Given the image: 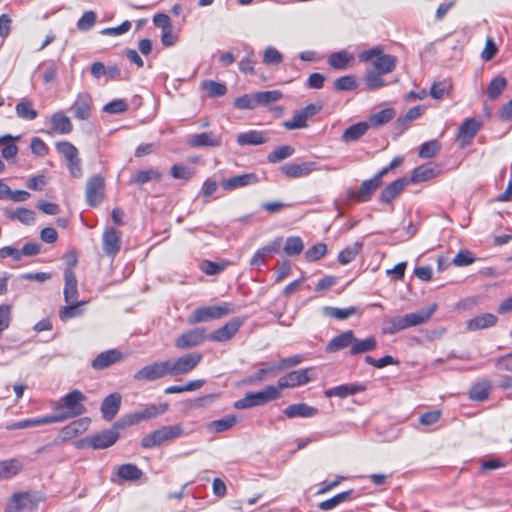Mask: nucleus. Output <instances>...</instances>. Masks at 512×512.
I'll return each instance as SVG.
<instances>
[{
	"instance_id": "f257e3e1",
	"label": "nucleus",
	"mask_w": 512,
	"mask_h": 512,
	"mask_svg": "<svg viewBox=\"0 0 512 512\" xmlns=\"http://www.w3.org/2000/svg\"><path fill=\"white\" fill-rule=\"evenodd\" d=\"M86 399V396L80 390L75 389L54 402L52 406L54 413L50 415L52 422L60 423L84 414L86 412L84 406Z\"/></svg>"
},
{
	"instance_id": "f03ea898",
	"label": "nucleus",
	"mask_w": 512,
	"mask_h": 512,
	"mask_svg": "<svg viewBox=\"0 0 512 512\" xmlns=\"http://www.w3.org/2000/svg\"><path fill=\"white\" fill-rule=\"evenodd\" d=\"M238 311L234 304L223 302L219 305L203 306L195 309L188 317L190 325L223 318Z\"/></svg>"
},
{
	"instance_id": "7ed1b4c3",
	"label": "nucleus",
	"mask_w": 512,
	"mask_h": 512,
	"mask_svg": "<svg viewBox=\"0 0 512 512\" xmlns=\"http://www.w3.org/2000/svg\"><path fill=\"white\" fill-rule=\"evenodd\" d=\"M168 410V404L162 403L159 405L151 404L146 406L140 411L133 412L122 416L115 422V428H126L128 426L139 424L142 421L156 418Z\"/></svg>"
},
{
	"instance_id": "20e7f679",
	"label": "nucleus",
	"mask_w": 512,
	"mask_h": 512,
	"mask_svg": "<svg viewBox=\"0 0 512 512\" xmlns=\"http://www.w3.org/2000/svg\"><path fill=\"white\" fill-rule=\"evenodd\" d=\"M279 397V388L270 385L261 391L247 393L243 398L234 403V407L237 409H247L266 404L278 399Z\"/></svg>"
},
{
	"instance_id": "39448f33",
	"label": "nucleus",
	"mask_w": 512,
	"mask_h": 512,
	"mask_svg": "<svg viewBox=\"0 0 512 512\" xmlns=\"http://www.w3.org/2000/svg\"><path fill=\"white\" fill-rule=\"evenodd\" d=\"M115 424L111 429L101 431L100 433L91 435L76 443L78 448L91 447L93 449H106L112 446L119 438L118 430Z\"/></svg>"
},
{
	"instance_id": "423d86ee",
	"label": "nucleus",
	"mask_w": 512,
	"mask_h": 512,
	"mask_svg": "<svg viewBox=\"0 0 512 512\" xmlns=\"http://www.w3.org/2000/svg\"><path fill=\"white\" fill-rule=\"evenodd\" d=\"M202 360V355L199 352H192L185 354L176 359H169L168 369L170 376L184 375L192 371Z\"/></svg>"
},
{
	"instance_id": "0eeeda50",
	"label": "nucleus",
	"mask_w": 512,
	"mask_h": 512,
	"mask_svg": "<svg viewBox=\"0 0 512 512\" xmlns=\"http://www.w3.org/2000/svg\"><path fill=\"white\" fill-rule=\"evenodd\" d=\"M314 378L315 374L312 368L292 371L279 379L276 388H279V392L281 393L283 389L305 385Z\"/></svg>"
},
{
	"instance_id": "6e6552de",
	"label": "nucleus",
	"mask_w": 512,
	"mask_h": 512,
	"mask_svg": "<svg viewBox=\"0 0 512 512\" xmlns=\"http://www.w3.org/2000/svg\"><path fill=\"white\" fill-rule=\"evenodd\" d=\"M105 181L100 175H93L86 183V201L91 207L97 206L104 197Z\"/></svg>"
},
{
	"instance_id": "1a4fd4ad",
	"label": "nucleus",
	"mask_w": 512,
	"mask_h": 512,
	"mask_svg": "<svg viewBox=\"0 0 512 512\" xmlns=\"http://www.w3.org/2000/svg\"><path fill=\"white\" fill-rule=\"evenodd\" d=\"M166 375H169L167 360L144 366L134 374V379L136 381H154Z\"/></svg>"
},
{
	"instance_id": "9d476101",
	"label": "nucleus",
	"mask_w": 512,
	"mask_h": 512,
	"mask_svg": "<svg viewBox=\"0 0 512 512\" xmlns=\"http://www.w3.org/2000/svg\"><path fill=\"white\" fill-rule=\"evenodd\" d=\"M381 183L382 179L376 174L373 178L363 181L358 191L349 190L347 195L349 198L355 199L359 203L367 202L380 187Z\"/></svg>"
},
{
	"instance_id": "9b49d317",
	"label": "nucleus",
	"mask_w": 512,
	"mask_h": 512,
	"mask_svg": "<svg viewBox=\"0 0 512 512\" xmlns=\"http://www.w3.org/2000/svg\"><path fill=\"white\" fill-rule=\"evenodd\" d=\"M122 234L113 227H107L102 235V248L106 256L114 258L121 249Z\"/></svg>"
},
{
	"instance_id": "f8f14e48",
	"label": "nucleus",
	"mask_w": 512,
	"mask_h": 512,
	"mask_svg": "<svg viewBox=\"0 0 512 512\" xmlns=\"http://www.w3.org/2000/svg\"><path fill=\"white\" fill-rule=\"evenodd\" d=\"M282 241V237H276L274 240L258 249L253 255L250 261V265L255 268H260L262 265H264L268 259L279 253Z\"/></svg>"
},
{
	"instance_id": "ddd939ff",
	"label": "nucleus",
	"mask_w": 512,
	"mask_h": 512,
	"mask_svg": "<svg viewBox=\"0 0 512 512\" xmlns=\"http://www.w3.org/2000/svg\"><path fill=\"white\" fill-rule=\"evenodd\" d=\"M206 338L205 328L197 327L181 334L175 340V346L178 349L186 350L201 345Z\"/></svg>"
},
{
	"instance_id": "4468645a",
	"label": "nucleus",
	"mask_w": 512,
	"mask_h": 512,
	"mask_svg": "<svg viewBox=\"0 0 512 512\" xmlns=\"http://www.w3.org/2000/svg\"><path fill=\"white\" fill-rule=\"evenodd\" d=\"M319 110V106L309 104L306 107L296 111L290 120H287L283 123V126L288 130L304 128L307 126L308 119L317 114Z\"/></svg>"
},
{
	"instance_id": "2eb2a0df",
	"label": "nucleus",
	"mask_w": 512,
	"mask_h": 512,
	"mask_svg": "<svg viewBox=\"0 0 512 512\" xmlns=\"http://www.w3.org/2000/svg\"><path fill=\"white\" fill-rule=\"evenodd\" d=\"M245 318L235 317L209 335V339L224 342L231 339L243 325Z\"/></svg>"
},
{
	"instance_id": "dca6fc26",
	"label": "nucleus",
	"mask_w": 512,
	"mask_h": 512,
	"mask_svg": "<svg viewBox=\"0 0 512 512\" xmlns=\"http://www.w3.org/2000/svg\"><path fill=\"white\" fill-rule=\"evenodd\" d=\"M316 162H303L300 164L286 163L281 167L282 173L288 178H301L309 175L310 173L320 170Z\"/></svg>"
},
{
	"instance_id": "f3484780",
	"label": "nucleus",
	"mask_w": 512,
	"mask_h": 512,
	"mask_svg": "<svg viewBox=\"0 0 512 512\" xmlns=\"http://www.w3.org/2000/svg\"><path fill=\"white\" fill-rule=\"evenodd\" d=\"M33 495L28 492L14 493L6 504V512H21L25 509L34 508Z\"/></svg>"
},
{
	"instance_id": "a211bd4d",
	"label": "nucleus",
	"mask_w": 512,
	"mask_h": 512,
	"mask_svg": "<svg viewBox=\"0 0 512 512\" xmlns=\"http://www.w3.org/2000/svg\"><path fill=\"white\" fill-rule=\"evenodd\" d=\"M92 97L89 93H79L71 106L74 116L79 120H87L91 116Z\"/></svg>"
},
{
	"instance_id": "6ab92c4d",
	"label": "nucleus",
	"mask_w": 512,
	"mask_h": 512,
	"mask_svg": "<svg viewBox=\"0 0 512 512\" xmlns=\"http://www.w3.org/2000/svg\"><path fill=\"white\" fill-rule=\"evenodd\" d=\"M187 144L194 148L219 147L221 145V137L213 132H203L191 135L187 139Z\"/></svg>"
},
{
	"instance_id": "aec40b11",
	"label": "nucleus",
	"mask_w": 512,
	"mask_h": 512,
	"mask_svg": "<svg viewBox=\"0 0 512 512\" xmlns=\"http://www.w3.org/2000/svg\"><path fill=\"white\" fill-rule=\"evenodd\" d=\"M258 181V176L255 173H246L224 179L221 182V186L224 190L232 191L238 188L256 184Z\"/></svg>"
},
{
	"instance_id": "412c9836",
	"label": "nucleus",
	"mask_w": 512,
	"mask_h": 512,
	"mask_svg": "<svg viewBox=\"0 0 512 512\" xmlns=\"http://www.w3.org/2000/svg\"><path fill=\"white\" fill-rule=\"evenodd\" d=\"M408 183L409 180L404 177L391 182L381 191L379 201L387 204L392 202L405 189Z\"/></svg>"
},
{
	"instance_id": "4be33fe9",
	"label": "nucleus",
	"mask_w": 512,
	"mask_h": 512,
	"mask_svg": "<svg viewBox=\"0 0 512 512\" xmlns=\"http://www.w3.org/2000/svg\"><path fill=\"white\" fill-rule=\"evenodd\" d=\"M89 425L90 419L87 417L74 420L61 429L60 437L63 441H68L77 435L84 433L88 429Z\"/></svg>"
},
{
	"instance_id": "5701e85b",
	"label": "nucleus",
	"mask_w": 512,
	"mask_h": 512,
	"mask_svg": "<svg viewBox=\"0 0 512 512\" xmlns=\"http://www.w3.org/2000/svg\"><path fill=\"white\" fill-rule=\"evenodd\" d=\"M123 359L122 353L117 349L101 352L93 361L92 367L96 370H103Z\"/></svg>"
},
{
	"instance_id": "b1692460",
	"label": "nucleus",
	"mask_w": 512,
	"mask_h": 512,
	"mask_svg": "<svg viewBox=\"0 0 512 512\" xmlns=\"http://www.w3.org/2000/svg\"><path fill=\"white\" fill-rule=\"evenodd\" d=\"M354 332L352 330H346L341 334L333 337L326 346L328 353H334L347 347H352L354 342Z\"/></svg>"
},
{
	"instance_id": "393cba45",
	"label": "nucleus",
	"mask_w": 512,
	"mask_h": 512,
	"mask_svg": "<svg viewBox=\"0 0 512 512\" xmlns=\"http://www.w3.org/2000/svg\"><path fill=\"white\" fill-rule=\"evenodd\" d=\"M121 405V395L112 393L104 398L101 405V413L105 420H112L118 413Z\"/></svg>"
},
{
	"instance_id": "a878e982",
	"label": "nucleus",
	"mask_w": 512,
	"mask_h": 512,
	"mask_svg": "<svg viewBox=\"0 0 512 512\" xmlns=\"http://www.w3.org/2000/svg\"><path fill=\"white\" fill-rule=\"evenodd\" d=\"M64 299L67 303L77 302L78 299V288L77 278L73 270L65 269L64 271Z\"/></svg>"
},
{
	"instance_id": "bb28decb",
	"label": "nucleus",
	"mask_w": 512,
	"mask_h": 512,
	"mask_svg": "<svg viewBox=\"0 0 512 512\" xmlns=\"http://www.w3.org/2000/svg\"><path fill=\"white\" fill-rule=\"evenodd\" d=\"M497 321L498 318L496 315L492 313H484L481 315H476L475 317L469 319L466 322V328L469 331L486 329L495 326Z\"/></svg>"
},
{
	"instance_id": "cd10ccee",
	"label": "nucleus",
	"mask_w": 512,
	"mask_h": 512,
	"mask_svg": "<svg viewBox=\"0 0 512 512\" xmlns=\"http://www.w3.org/2000/svg\"><path fill=\"white\" fill-rule=\"evenodd\" d=\"M284 414L288 418L303 417L310 418L318 414V409L306 403H296L287 406L284 409Z\"/></svg>"
},
{
	"instance_id": "c85d7f7f",
	"label": "nucleus",
	"mask_w": 512,
	"mask_h": 512,
	"mask_svg": "<svg viewBox=\"0 0 512 512\" xmlns=\"http://www.w3.org/2000/svg\"><path fill=\"white\" fill-rule=\"evenodd\" d=\"M50 123L52 130L60 135L69 134L73 130V124L71 120L61 111L52 114Z\"/></svg>"
},
{
	"instance_id": "c756f323",
	"label": "nucleus",
	"mask_w": 512,
	"mask_h": 512,
	"mask_svg": "<svg viewBox=\"0 0 512 512\" xmlns=\"http://www.w3.org/2000/svg\"><path fill=\"white\" fill-rule=\"evenodd\" d=\"M354 56L345 51L334 52L328 57V64L336 70H345L354 64Z\"/></svg>"
},
{
	"instance_id": "7c9ffc66",
	"label": "nucleus",
	"mask_w": 512,
	"mask_h": 512,
	"mask_svg": "<svg viewBox=\"0 0 512 512\" xmlns=\"http://www.w3.org/2000/svg\"><path fill=\"white\" fill-rule=\"evenodd\" d=\"M22 469V462L16 458L0 461V481L16 476Z\"/></svg>"
},
{
	"instance_id": "2f4dec72",
	"label": "nucleus",
	"mask_w": 512,
	"mask_h": 512,
	"mask_svg": "<svg viewBox=\"0 0 512 512\" xmlns=\"http://www.w3.org/2000/svg\"><path fill=\"white\" fill-rule=\"evenodd\" d=\"M436 308L437 305L432 304L427 309H422L420 311L404 315L407 328L425 323L427 320L430 319L432 314L435 312Z\"/></svg>"
},
{
	"instance_id": "473e14b6",
	"label": "nucleus",
	"mask_w": 512,
	"mask_h": 512,
	"mask_svg": "<svg viewBox=\"0 0 512 512\" xmlns=\"http://www.w3.org/2000/svg\"><path fill=\"white\" fill-rule=\"evenodd\" d=\"M368 129L369 124L367 122H358L353 124L344 130L341 140L344 143L357 141L367 132Z\"/></svg>"
},
{
	"instance_id": "72a5a7b5",
	"label": "nucleus",
	"mask_w": 512,
	"mask_h": 512,
	"mask_svg": "<svg viewBox=\"0 0 512 512\" xmlns=\"http://www.w3.org/2000/svg\"><path fill=\"white\" fill-rule=\"evenodd\" d=\"M377 347V340L374 336H369L365 339H357L354 336V342L352 347L350 348L349 353L351 355H358L362 353H367L375 350Z\"/></svg>"
},
{
	"instance_id": "f704fd0d",
	"label": "nucleus",
	"mask_w": 512,
	"mask_h": 512,
	"mask_svg": "<svg viewBox=\"0 0 512 512\" xmlns=\"http://www.w3.org/2000/svg\"><path fill=\"white\" fill-rule=\"evenodd\" d=\"M372 64L379 74H388L395 69L397 58L389 54H383L376 58Z\"/></svg>"
},
{
	"instance_id": "c9c22d12",
	"label": "nucleus",
	"mask_w": 512,
	"mask_h": 512,
	"mask_svg": "<svg viewBox=\"0 0 512 512\" xmlns=\"http://www.w3.org/2000/svg\"><path fill=\"white\" fill-rule=\"evenodd\" d=\"M436 176V168L428 163L415 168L410 177L412 183H420L430 180Z\"/></svg>"
},
{
	"instance_id": "e433bc0d",
	"label": "nucleus",
	"mask_w": 512,
	"mask_h": 512,
	"mask_svg": "<svg viewBox=\"0 0 512 512\" xmlns=\"http://www.w3.org/2000/svg\"><path fill=\"white\" fill-rule=\"evenodd\" d=\"M5 215L10 219L18 220L25 225H32L35 222V212L24 207L17 208L16 210H7Z\"/></svg>"
},
{
	"instance_id": "4c0bfd02",
	"label": "nucleus",
	"mask_w": 512,
	"mask_h": 512,
	"mask_svg": "<svg viewBox=\"0 0 512 512\" xmlns=\"http://www.w3.org/2000/svg\"><path fill=\"white\" fill-rule=\"evenodd\" d=\"M161 177H162L161 172L156 169L150 168V169H146V170H140L131 176V178L129 180V184L142 185L151 180L160 181Z\"/></svg>"
},
{
	"instance_id": "58836bf2",
	"label": "nucleus",
	"mask_w": 512,
	"mask_h": 512,
	"mask_svg": "<svg viewBox=\"0 0 512 512\" xmlns=\"http://www.w3.org/2000/svg\"><path fill=\"white\" fill-rule=\"evenodd\" d=\"M358 313V308L351 306L347 308H338L325 306L323 308V314L327 317L335 318L337 320H345Z\"/></svg>"
},
{
	"instance_id": "ea45409f",
	"label": "nucleus",
	"mask_w": 512,
	"mask_h": 512,
	"mask_svg": "<svg viewBox=\"0 0 512 512\" xmlns=\"http://www.w3.org/2000/svg\"><path fill=\"white\" fill-rule=\"evenodd\" d=\"M237 423L234 415H228L219 420L211 421L207 424V430L212 433H220L231 429Z\"/></svg>"
},
{
	"instance_id": "a19ab883",
	"label": "nucleus",
	"mask_w": 512,
	"mask_h": 512,
	"mask_svg": "<svg viewBox=\"0 0 512 512\" xmlns=\"http://www.w3.org/2000/svg\"><path fill=\"white\" fill-rule=\"evenodd\" d=\"M265 135L260 131H248L241 133L237 136V142L239 145H261L266 142Z\"/></svg>"
},
{
	"instance_id": "79ce46f5",
	"label": "nucleus",
	"mask_w": 512,
	"mask_h": 512,
	"mask_svg": "<svg viewBox=\"0 0 512 512\" xmlns=\"http://www.w3.org/2000/svg\"><path fill=\"white\" fill-rule=\"evenodd\" d=\"M394 116V109L386 108L370 115L367 123L369 124V127H379L391 121Z\"/></svg>"
},
{
	"instance_id": "37998d69",
	"label": "nucleus",
	"mask_w": 512,
	"mask_h": 512,
	"mask_svg": "<svg viewBox=\"0 0 512 512\" xmlns=\"http://www.w3.org/2000/svg\"><path fill=\"white\" fill-rule=\"evenodd\" d=\"M15 111L19 118L25 120H34L38 116L37 111L33 108V103L28 99H22L18 102Z\"/></svg>"
},
{
	"instance_id": "c03bdc74",
	"label": "nucleus",
	"mask_w": 512,
	"mask_h": 512,
	"mask_svg": "<svg viewBox=\"0 0 512 512\" xmlns=\"http://www.w3.org/2000/svg\"><path fill=\"white\" fill-rule=\"evenodd\" d=\"M382 331L384 334L393 335L397 332L407 329L404 316L390 317L384 320Z\"/></svg>"
},
{
	"instance_id": "a18cd8bd",
	"label": "nucleus",
	"mask_w": 512,
	"mask_h": 512,
	"mask_svg": "<svg viewBox=\"0 0 512 512\" xmlns=\"http://www.w3.org/2000/svg\"><path fill=\"white\" fill-rule=\"evenodd\" d=\"M480 123L474 118L466 119L459 127V136L463 139L471 140L479 131Z\"/></svg>"
},
{
	"instance_id": "49530a36",
	"label": "nucleus",
	"mask_w": 512,
	"mask_h": 512,
	"mask_svg": "<svg viewBox=\"0 0 512 512\" xmlns=\"http://www.w3.org/2000/svg\"><path fill=\"white\" fill-rule=\"evenodd\" d=\"M507 81L504 77L498 76L493 78L487 87V97L490 100L497 99L504 91Z\"/></svg>"
},
{
	"instance_id": "de8ad7c7",
	"label": "nucleus",
	"mask_w": 512,
	"mask_h": 512,
	"mask_svg": "<svg viewBox=\"0 0 512 512\" xmlns=\"http://www.w3.org/2000/svg\"><path fill=\"white\" fill-rule=\"evenodd\" d=\"M51 423H53L52 419H51L50 415H48V416H44V417H40V418L26 419V420H21V421L15 422V423L11 424L10 426H8V429H10V430L26 429V428H30V427L51 424Z\"/></svg>"
},
{
	"instance_id": "09e8293b",
	"label": "nucleus",
	"mask_w": 512,
	"mask_h": 512,
	"mask_svg": "<svg viewBox=\"0 0 512 512\" xmlns=\"http://www.w3.org/2000/svg\"><path fill=\"white\" fill-rule=\"evenodd\" d=\"M117 474L124 480L135 481L141 478L142 471L134 464H123L118 468Z\"/></svg>"
},
{
	"instance_id": "8fccbe9b",
	"label": "nucleus",
	"mask_w": 512,
	"mask_h": 512,
	"mask_svg": "<svg viewBox=\"0 0 512 512\" xmlns=\"http://www.w3.org/2000/svg\"><path fill=\"white\" fill-rule=\"evenodd\" d=\"M304 248L303 241L298 236L288 237L285 241L284 252L287 256L299 255Z\"/></svg>"
},
{
	"instance_id": "3c124183",
	"label": "nucleus",
	"mask_w": 512,
	"mask_h": 512,
	"mask_svg": "<svg viewBox=\"0 0 512 512\" xmlns=\"http://www.w3.org/2000/svg\"><path fill=\"white\" fill-rule=\"evenodd\" d=\"M361 248H362V244L356 242L352 246H349V247H346L345 249H343L338 255L339 263L342 265H346V264L350 263L351 261H353L355 259V257L358 255V253L360 252Z\"/></svg>"
},
{
	"instance_id": "603ef678",
	"label": "nucleus",
	"mask_w": 512,
	"mask_h": 512,
	"mask_svg": "<svg viewBox=\"0 0 512 512\" xmlns=\"http://www.w3.org/2000/svg\"><path fill=\"white\" fill-rule=\"evenodd\" d=\"M294 151V148L289 145L281 146L270 152L267 159L270 163H277L292 156Z\"/></svg>"
},
{
	"instance_id": "864d4df0",
	"label": "nucleus",
	"mask_w": 512,
	"mask_h": 512,
	"mask_svg": "<svg viewBox=\"0 0 512 512\" xmlns=\"http://www.w3.org/2000/svg\"><path fill=\"white\" fill-rule=\"evenodd\" d=\"M490 387L491 384L489 381L485 380L480 382L471 388L469 396L472 400L483 401L487 398Z\"/></svg>"
},
{
	"instance_id": "5fc2aeb1",
	"label": "nucleus",
	"mask_w": 512,
	"mask_h": 512,
	"mask_svg": "<svg viewBox=\"0 0 512 512\" xmlns=\"http://www.w3.org/2000/svg\"><path fill=\"white\" fill-rule=\"evenodd\" d=\"M202 89L205 90L209 94V96L212 97L223 96L227 92V87L225 84L213 80H207L202 82Z\"/></svg>"
},
{
	"instance_id": "6e6d98bb",
	"label": "nucleus",
	"mask_w": 512,
	"mask_h": 512,
	"mask_svg": "<svg viewBox=\"0 0 512 512\" xmlns=\"http://www.w3.org/2000/svg\"><path fill=\"white\" fill-rule=\"evenodd\" d=\"M163 442H168L175 440L182 436L183 434V428L180 424H174V425H168V426H162L159 428Z\"/></svg>"
},
{
	"instance_id": "4d7b16f0",
	"label": "nucleus",
	"mask_w": 512,
	"mask_h": 512,
	"mask_svg": "<svg viewBox=\"0 0 512 512\" xmlns=\"http://www.w3.org/2000/svg\"><path fill=\"white\" fill-rule=\"evenodd\" d=\"M234 106L235 108L239 110H246V109H254L257 105L256 95L254 94H244L242 96L237 97L234 100Z\"/></svg>"
},
{
	"instance_id": "13d9d810",
	"label": "nucleus",
	"mask_w": 512,
	"mask_h": 512,
	"mask_svg": "<svg viewBox=\"0 0 512 512\" xmlns=\"http://www.w3.org/2000/svg\"><path fill=\"white\" fill-rule=\"evenodd\" d=\"M257 105H267L272 102L278 101L282 94L278 90L262 91L255 93Z\"/></svg>"
},
{
	"instance_id": "bf43d9fd",
	"label": "nucleus",
	"mask_w": 512,
	"mask_h": 512,
	"mask_svg": "<svg viewBox=\"0 0 512 512\" xmlns=\"http://www.w3.org/2000/svg\"><path fill=\"white\" fill-rule=\"evenodd\" d=\"M334 88L338 91H352L357 88V83L353 76L346 75L334 81Z\"/></svg>"
},
{
	"instance_id": "052dcab7",
	"label": "nucleus",
	"mask_w": 512,
	"mask_h": 512,
	"mask_svg": "<svg viewBox=\"0 0 512 512\" xmlns=\"http://www.w3.org/2000/svg\"><path fill=\"white\" fill-rule=\"evenodd\" d=\"M451 89L452 85L446 81L435 82L430 89V95L434 99H442L450 94Z\"/></svg>"
},
{
	"instance_id": "680f3d73",
	"label": "nucleus",
	"mask_w": 512,
	"mask_h": 512,
	"mask_svg": "<svg viewBox=\"0 0 512 512\" xmlns=\"http://www.w3.org/2000/svg\"><path fill=\"white\" fill-rule=\"evenodd\" d=\"M327 252V247L324 243H317L310 247L305 252V259L308 262H314L322 258Z\"/></svg>"
},
{
	"instance_id": "e2e57ef3",
	"label": "nucleus",
	"mask_w": 512,
	"mask_h": 512,
	"mask_svg": "<svg viewBox=\"0 0 512 512\" xmlns=\"http://www.w3.org/2000/svg\"><path fill=\"white\" fill-rule=\"evenodd\" d=\"M441 146L437 140H431L421 145L419 150V156L421 158H432L440 150Z\"/></svg>"
},
{
	"instance_id": "0e129e2a",
	"label": "nucleus",
	"mask_w": 512,
	"mask_h": 512,
	"mask_svg": "<svg viewBox=\"0 0 512 512\" xmlns=\"http://www.w3.org/2000/svg\"><path fill=\"white\" fill-rule=\"evenodd\" d=\"M163 443L164 442L159 429L145 435L141 440V446L145 449L160 446Z\"/></svg>"
},
{
	"instance_id": "69168bd1",
	"label": "nucleus",
	"mask_w": 512,
	"mask_h": 512,
	"mask_svg": "<svg viewBox=\"0 0 512 512\" xmlns=\"http://www.w3.org/2000/svg\"><path fill=\"white\" fill-rule=\"evenodd\" d=\"M283 61V55L273 46H268L263 53V62L267 65H277Z\"/></svg>"
},
{
	"instance_id": "338daca9",
	"label": "nucleus",
	"mask_w": 512,
	"mask_h": 512,
	"mask_svg": "<svg viewBox=\"0 0 512 512\" xmlns=\"http://www.w3.org/2000/svg\"><path fill=\"white\" fill-rule=\"evenodd\" d=\"M97 21V15L94 11H86L77 21V28L81 31L90 30Z\"/></svg>"
},
{
	"instance_id": "774afa93",
	"label": "nucleus",
	"mask_w": 512,
	"mask_h": 512,
	"mask_svg": "<svg viewBox=\"0 0 512 512\" xmlns=\"http://www.w3.org/2000/svg\"><path fill=\"white\" fill-rule=\"evenodd\" d=\"M69 305L64 306L59 311V317L62 321H67L80 314V302L68 303Z\"/></svg>"
}]
</instances>
